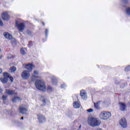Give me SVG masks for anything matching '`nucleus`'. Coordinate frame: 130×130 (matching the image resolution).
Wrapping results in <instances>:
<instances>
[{"mask_svg": "<svg viewBox=\"0 0 130 130\" xmlns=\"http://www.w3.org/2000/svg\"><path fill=\"white\" fill-rule=\"evenodd\" d=\"M88 123L91 126H99L101 124V121L96 118L89 117Z\"/></svg>", "mask_w": 130, "mask_h": 130, "instance_id": "f257e3e1", "label": "nucleus"}, {"mask_svg": "<svg viewBox=\"0 0 130 130\" xmlns=\"http://www.w3.org/2000/svg\"><path fill=\"white\" fill-rule=\"evenodd\" d=\"M35 86L38 90H41V91H45V90H46L45 83H44V82L42 80H37L35 82Z\"/></svg>", "mask_w": 130, "mask_h": 130, "instance_id": "f03ea898", "label": "nucleus"}, {"mask_svg": "<svg viewBox=\"0 0 130 130\" xmlns=\"http://www.w3.org/2000/svg\"><path fill=\"white\" fill-rule=\"evenodd\" d=\"M99 117L102 120H108L111 117V113L110 112L103 111L100 113Z\"/></svg>", "mask_w": 130, "mask_h": 130, "instance_id": "7ed1b4c3", "label": "nucleus"}, {"mask_svg": "<svg viewBox=\"0 0 130 130\" xmlns=\"http://www.w3.org/2000/svg\"><path fill=\"white\" fill-rule=\"evenodd\" d=\"M16 26L17 27V29L19 32H23L25 30V28H26V25L24 23H20L16 22Z\"/></svg>", "mask_w": 130, "mask_h": 130, "instance_id": "20e7f679", "label": "nucleus"}, {"mask_svg": "<svg viewBox=\"0 0 130 130\" xmlns=\"http://www.w3.org/2000/svg\"><path fill=\"white\" fill-rule=\"evenodd\" d=\"M4 36L6 39L11 40L12 43L16 42V39L13 37V36L10 34L9 32H5L4 33Z\"/></svg>", "mask_w": 130, "mask_h": 130, "instance_id": "39448f33", "label": "nucleus"}, {"mask_svg": "<svg viewBox=\"0 0 130 130\" xmlns=\"http://www.w3.org/2000/svg\"><path fill=\"white\" fill-rule=\"evenodd\" d=\"M40 78H41V76L39 75V72L35 70L34 71V75L30 78V80L31 82H34V81L36 80V79H40Z\"/></svg>", "mask_w": 130, "mask_h": 130, "instance_id": "423d86ee", "label": "nucleus"}, {"mask_svg": "<svg viewBox=\"0 0 130 130\" xmlns=\"http://www.w3.org/2000/svg\"><path fill=\"white\" fill-rule=\"evenodd\" d=\"M119 124L123 128H126V127L127 126V121H126V119L123 117L122 118L119 120Z\"/></svg>", "mask_w": 130, "mask_h": 130, "instance_id": "0eeeda50", "label": "nucleus"}, {"mask_svg": "<svg viewBox=\"0 0 130 130\" xmlns=\"http://www.w3.org/2000/svg\"><path fill=\"white\" fill-rule=\"evenodd\" d=\"M21 76L22 79L27 80V79H29V78H30V72L28 71L24 70L22 71Z\"/></svg>", "mask_w": 130, "mask_h": 130, "instance_id": "6e6552de", "label": "nucleus"}, {"mask_svg": "<svg viewBox=\"0 0 130 130\" xmlns=\"http://www.w3.org/2000/svg\"><path fill=\"white\" fill-rule=\"evenodd\" d=\"M37 116L39 122L40 123H43L44 122H45V121H46V118H45V116H44L43 115L41 114H38Z\"/></svg>", "mask_w": 130, "mask_h": 130, "instance_id": "1a4fd4ad", "label": "nucleus"}, {"mask_svg": "<svg viewBox=\"0 0 130 130\" xmlns=\"http://www.w3.org/2000/svg\"><path fill=\"white\" fill-rule=\"evenodd\" d=\"M2 18L4 21H8L10 20V15L7 12H3L2 14Z\"/></svg>", "mask_w": 130, "mask_h": 130, "instance_id": "9d476101", "label": "nucleus"}, {"mask_svg": "<svg viewBox=\"0 0 130 130\" xmlns=\"http://www.w3.org/2000/svg\"><path fill=\"white\" fill-rule=\"evenodd\" d=\"M19 112L20 113H22V114L27 115V114H28V110L23 106H20L19 107Z\"/></svg>", "mask_w": 130, "mask_h": 130, "instance_id": "9b49d317", "label": "nucleus"}, {"mask_svg": "<svg viewBox=\"0 0 130 130\" xmlns=\"http://www.w3.org/2000/svg\"><path fill=\"white\" fill-rule=\"evenodd\" d=\"M8 79H9V73H5L4 74V78H1L0 80L2 83H7Z\"/></svg>", "mask_w": 130, "mask_h": 130, "instance_id": "f8f14e48", "label": "nucleus"}, {"mask_svg": "<svg viewBox=\"0 0 130 130\" xmlns=\"http://www.w3.org/2000/svg\"><path fill=\"white\" fill-rule=\"evenodd\" d=\"M23 66L24 68H25V69L27 70L29 72H32L33 68H34L35 67L34 65L32 64L31 63L24 64Z\"/></svg>", "mask_w": 130, "mask_h": 130, "instance_id": "ddd939ff", "label": "nucleus"}, {"mask_svg": "<svg viewBox=\"0 0 130 130\" xmlns=\"http://www.w3.org/2000/svg\"><path fill=\"white\" fill-rule=\"evenodd\" d=\"M119 106L120 110L121 111H125V110H126L127 108L125 104L123 103H119Z\"/></svg>", "mask_w": 130, "mask_h": 130, "instance_id": "4468645a", "label": "nucleus"}, {"mask_svg": "<svg viewBox=\"0 0 130 130\" xmlns=\"http://www.w3.org/2000/svg\"><path fill=\"white\" fill-rule=\"evenodd\" d=\"M80 96L82 99H87V92L84 90H81L80 91Z\"/></svg>", "mask_w": 130, "mask_h": 130, "instance_id": "2eb2a0df", "label": "nucleus"}, {"mask_svg": "<svg viewBox=\"0 0 130 130\" xmlns=\"http://www.w3.org/2000/svg\"><path fill=\"white\" fill-rule=\"evenodd\" d=\"M6 93L8 94V95H16V94H17V92L15 90L6 89Z\"/></svg>", "mask_w": 130, "mask_h": 130, "instance_id": "dca6fc26", "label": "nucleus"}, {"mask_svg": "<svg viewBox=\"0 0 130 130\" xmlns=\"http://www.w3.org/2000/svg\"><path fill=\"white\" fill-rule=\"evenodd\" d=\"M100 101L96 103H94V108L96 109H98V110L101 109V108H100Z\"/></svg>", "mask_w": 130, "mask_h": 130, "instance_id": "f3484780", "label": "nucleus"}, {"mask_svg": "<svg viewBox=\"0 0 130 130\" xmlns=\"http://www.w3.org/2000/svg\"><path fill=\"white\" fill-rule=\"evenodd\" d=\"M52 83L53 85H57V83H58V81H57V79H56L55 77L52 78Z\"/></svg>", "mask_w": 130, "mask_h": 130, "instance_id": "a211bd4d", "label": "nucleus"}, {"mask_svg": "<svg viewBox=\"0 0 130 130\" xmlns=\"http://www.w3.org/2000/svg\"><path fill=\"white\" fill-rule=\"evenodd\" d=\"M80 104H79L78 102H75L73 103V107H74L76 109H77V108H80Z\"/></svg>", "mask_w": 130, "mask_h": 130, "instance_id": "6ab92c4d", "label": "nucleus"}, {"mask_svg": "<svg viewBox=\"0 0 130 130\" xmlns=\"http://www.w3.org/2000/svg\"><path fill=\"white\" fill-rule=\"evenodd\" d=\"M20 52L21 54H22L23 55H25V54L27 53V49H26L25 48H21L20 49Z\"/></svg>", "mask_w": 130, "mask_h": 130, "instance_id": "aec40b11", "label": "nucleus"}, {"mask_svg": "<svg viewBox=\"0 0 130 130\" xmlns=\"http://www.w3.org/2000/svg\"><path fill=\"white\" fill-rule=\"evenodd\" d=\"M17 70V68L15 67H12L9 70L10 73H14V72H16Z\"/></svg>", "mask_w": 130, "mask_h": 130, "instance_id": "412c9836", "label": "nucleus"}, {"mask_svg": "<svg viewBox=\"0 0 130 130\" xmlns=\"http://www.w3.org/2000/svg\"><path fill=\"white\" fill-rule=\"evenodd\" d=\"M17 101H21V99L19 97H14L12 99L13 102H17Z\"/></svg>", "mask_w": 130, "mask_h": 130, "instance_id": "4be33fe9", "label": "nucleus"}, {"mask_svg": "<svg viewBox=\"0 0 130 130\" xmlns=\"http://www.w3.org/2000/svg\"><path fill=\"white\" fill-rule=\"evenodd\" d=\"M47 90L49 91V92H52V91H53V88L50 86H48Z\"/></svg>", "mask_w": 130, "mask_h": 130, "instance_id": "5701e85b", "label": "nucleus"}, {"mask_svg": "<svg viewBox=\"0 0 130 130\" xmlns=\"http://www.w3.org/2000/svg\"><path fill=\"white\" fill-rule=\"evenodd\" d=\"M126 13H127V15H130V8H127L126 10Z\"/></svg>", "mask_w": 130, "mask_h": 130, "instance_id": "b1692460", "label": "nucleus"}, {"mask_svg": "<svg viewBox=\"0 0 130 130\" xmlns=\"http://www.w3.org/2000/svg\"><path fill=\"white\" fill-rule=\"evenodd\" d=\"M7 98H8V96L7 95H3L2 99L3 101H6L7 100Z\"/></svg>", "mask_w": 130, "mask_h": 130, "instance_id": "393cba45", "label": "nucleus"}, {"mask_svg": "<svg viewBox=\"0 0 130 130\" xmlns=\"http://www.w3.org/2000/svg\"><path fill=\"white\" fill-rule=\"evenodd\" d=\"M130 71V66L127 67L125 69V72H129Z\"/></svg>", "mask_w": 130, "mask_h": 130, "instance_id": "a878e982", "label": "nucleus"}, {"mask_svg": "<svg viewBox=\"0 0 130 130\" xmlns=\"http://www.w3.org/2000/svg\"><path fill=\"white\" fill-rule=\"evenodd\" d=\"M94 111V109H89L88 110H87V112H93Z\"/></svg>", "mask_w": 130, "mask_h": 130, "instance_id": "bb28decb", "label": "nucleus"}, {"mask_svg": "<svg viewBox=\"0 0 130 130\" xmlns=\"http://www.w3.org/2000/svg\"><path fill=\"white\" fill-rule=\"evenodd\" d=\"M8 78H9L10 79V81L11 82H13V81H14V78L13 77L10 76L9 75Z\"/></svg>", "mask_w": 130, "mask_h": 130, "instance_id": "cd10ccee", "label": "nucleus"}, {"mask_svg": "<svg viewBox=\"0 0 130 130\" xmlns=\"http://www.w3.org/2000/svg\"><path fill=\"white\" fill-rule=\"evenodd\" d=\"M47 102H48V100H47V99H45L44 100H43V103H47Z\"/></svg>", "mask_w": 130, "mask_h": 130, "instance_id": "c85d7f7f", "label": "nucleus"}, {"mask_svg": "<svg viewBox=\"0 0 130 130\" xmlns=\"http://www.w3.org/2000/svg\"><path fill=\"white\" fill-rule=\"evenodd\" d=\"M66 84H61V88H62V89H64V88H66Z\"/></svg>", "mask_w": 130, "mask_h": 130, "instance_id": "c756f323", "label": "nucleus"}, {"mask_svg": "<svg viewBox=\"0 0 130 130\" xmlns=\"http://www.w3.org/2000/svg\"><path fill=\"white\" fill-rule=\"evenodd\" d=\"M0 26H4V23L3 22L1 18H0Z\"/></svg>", "mask_w": 130, "mask_h": 130, "instance_id": "7c9ffc66", "label": "nucleus"}, {"mask_svg": "<svg viewBox=\"0 0 130 130\" xmlns=\"http://www.w3.org/2000/svg\"><path fill=\"white\" fill-rule=\"evenodd\" d=\"M47 33H48V30L47 29H46L45 30V34H46V36L47 35Z\"/></svg>", "mask_w": 130, "mask_h": 130, "instance_id": "2f4dec72", "label": "nucleus"}, {"mask_svg": "<svg viewBox=\"0 0 130 130\" xmlns=\"http://www.w3.org/2000/svg\"><path fill=\"white\" fill-rule=\"evenodd\" d=\"M27 34H32V32L29 31H28Z\"/></svg>", "mask_w": 130, "mask_h": 130, "instance_id": "473e14b6", "label": "nucleus"}, {"mask_svg": "<svg viewBox=\"0 0 130 130\" xmlns=\"http://www.w3.org/2000/svg\"><path fill=\"white\" fill-rule=\"evenodd\" d=\"M2 73H3V70L0 69V74H2Z\"/></svg>", "mask_w": 130, "mask_h": 130, "instance_id": "72a5a7b5", "label": "nucleus"}, {"mask_svg": "<svg viewBox=\"0 0 130 130\" xmlns=\"http://www.w3.org/2000/svg\"><path fill=\"white\" fill-rule=\"evenodd\" d=\"M13 57V56H12L11 57V56L10 57H8V58H12Z\"/></svg>", "mask_w": 130, "mask_h": 130, "instance_id": "f704fd0d", "label": "nucleus"}, {"mask_svg": "<svg viewBox=\"0 0 130 130\" xmlns=\"http://www.w3.org/2000/svg\"><path fill=\"white\" fill-rule=\"evenodd\" d=\"M21 119L23 120V119H24V118H23V117H22L21 118Z\"/></svg>", "mask_w": 130, "mask_h": 130, "instance_id": "c9c22d12", "label": "nucleus"}, {"mask_svg": "<svg viewBox=\"0 0 130 130\" xmlns=\"http://www.w3.org/2000/svg\"><path fill=\"white\" fill-rule=\"evenodd\" d=\"M2 52V49L0 48V53Z\"/></svg>", "mask_w": 130, "mask_h": 130, "instance_id": "e433bc0d", "label": "nucleus"}, {"mask_svg": "<svg viewBox=\"0 0 130 130\" xmlns=\"http://www.w3.org/2000/svg\"><path fill=\"white\" fill-rule=\"evenodd\" d=\"M122 2H124V0H122Z\"/></svg>", "mask_w": 130, "mask_h": 130, "instance_id": "4c0bfd02", "label": "nucleus"}, {"mask_svg": "<svg viewBox=\"0 0 130 130\" xmlns=\"http://www.w3.org/2000/svg\"><path fill=\"white\" fill-rule=\"evenodd\" d=\"M43 25H44V23H43Z\"/></svg>", "mask_w": 130, "mask_h": 130, "instance_id": "58836bf2", "label": "nucleus"}]
</instances>
